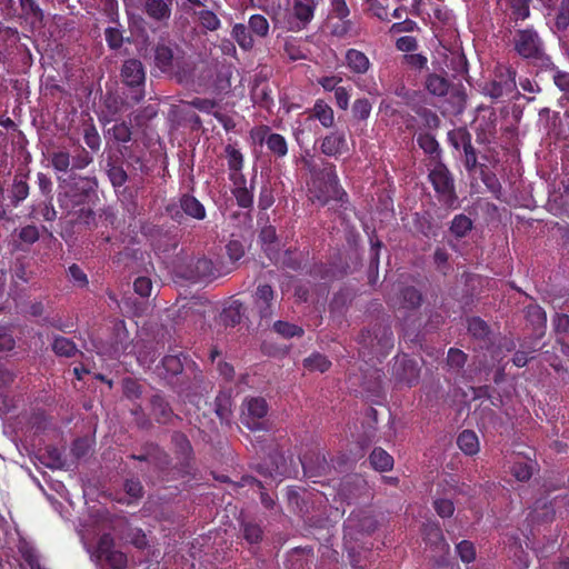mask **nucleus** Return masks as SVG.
<instances>
[{
    "label": "nucleus",
    "mask_w": 569,
    "mask_h": 569,
    "mask_svg": "<svg viewBox=\"0 0 569 569\" xmlns=\"http://www.w3.org/2000/svg\"><path fill=\"white\" fill-rule=\"evenodd\" d=\"M97 181L93 177H79L64 184L58 194L59 207L78 226L92 228L96 226L91 202L96 198Z\"/></svg>",
    "instance_id": "f257e3e1"
},
{
    "label": "nucleus",
    "mask_w": 569,
    "mask_h": 569,
    "mask_svg": "<svg viewBox=\"0 0 569 569\" xmlns=\"http://www.w3.org/2000/svg\"><path fill=\"white\" fill-rule=\"evenodd\" d=\"M302 163L310 173L308 193L312 203L325 207L336 201L343 207L348 202V194L340 184L336 164L327 160H320L316 164L312 159L307 158H302Z\"/></svg>",
    "instance_id": "f03ea898"
},
{
    "label": "nucleus",
    "mask_w": 569,
    "mask_h": 569,
    "mask_svg": "<svg viewBox=\"0 0 569 569\" xmlns=\"http://www.w3.org/2000/svg\"><path fill=\"white\" fill-rule=\"evenodd\" d=\"M358 342L363 359L381 360L390 355L395 347V337L388 320H379L367 329L361 330Z\"/></svg>",
    "instance_id": "7ed1b4c3"
},
{
    "label": "nucleus",
    "mask_w": 569,
    "mask_h": 569,
    "mask_svg": "<svg viewBox=\"0 0 569 569\" xmlns=\"http://www.w3.org/2000/svg\"><path fill=\"white\" fill-rule=\"evenodd\" d=\"M120 78L124 87L123 96L131 106L139 104L146 97V68L137 58L126 59L120 68Z\"/></svg>",
    "instance_id": "20e7f679"
},
{
    "label": "nucleus",
    "mask_w": 569,
    "mask_h": 569,
    "mask_svg": "<svg viewBox=\"0 0 569 569\" xmlns=\"http://www.w3.org/2000/svg\"><path fill=\"white\" fill-rule=\"evenodd\" d=\"M429 181L433 187L438 201L446 207L452 208L458 201L456 192L455 177L449 168L442 162L433 164L428 174Z\"/></svg>",
    "instance_id": "39448f33"
},
{
    "label": "nucleus",
    "mask_w": 569,
    "mask_h": 569,
    "mask_svg": "<svg viewBox=\"0 0 569 569\" xmlns=\"http://www.w3.org/2000/svg\"><path fill=\"white\" fill-rule=\"evenodd\" d=\"M181 50L176 42L160 41L153 47V67L163 74H173L181 63Z\"/></svg>",
    "instance_id": "423d86ee"
},
{
    "label": "nucleus",
    "mask_w": 569,
    "mask_h": 569,
    "mask_svg": "<svg viewBox=\"0 0 569 569\" xmlns=\"http://www.w3.org/2000/svg\"><path fill=\"white\" fill-rule=\"evenodd\" d=\"M517 71L510 67L497 66L492 80L485 84L483 91L493 100L508 96L517 88Z\"/></svg>",
    "instance_id": "0eeeda50"
},
{
    "label": "nucleus",
    "mask_w": 569,
    "mask_h": 569,
    "mask_svg": "<svg viewBox=\"0 0 569 569\" xmlns=\"http://www.w3.org/2000/svg\"><path fill=\"white\" fill-rule=\"evenodd\" d=\"M511 43H513V49L518 56L529 61L540 54L541 50L546 48V44L532 26L517 29Z\"/></svg>",
    "instance_id": "6e6552de"
},
{
    "label": "nucleus",
    "mask_w": 569,
    "mask_h": 569,
    "mask_svg": "<svg viewBox=\"0 0 569 569\" xmlns=\"http://www.w3.org/2000/svg\"><path fill=\"white\" fill-rule=\"evenodd\" d=\"M92 556L97 562H104L110 569L127 567V557L120 550L114 549V538L110 533H104L99 538Z\"/></svg>",
    "instance_id": "1a4fd4ad"
},
{
    "label": "nucleus",
    "mask_w": 569,
    "mask_h": 569,
    "mask_svg": "<svg viewBox=\"0 0 569 569\" xmlns=\"http://www.w3.org/2000/svg\"><path fill=\"white\" fill-rule=\"evenodd\" d=\"M132 340L130 332L127 330L123 320H117L113 323L110 337L101 342L100 352L109 358L117 359L130 348Z\"/></svg>",
    "instance_id": "9d476101"
},
{
    "label": "nucleus",
    "mask_w": 569,
    "mask_h": 569,
    "mask_svg": "<svg viewBox=\"0 0 569 569\" xmlns=\"http://www.w3.org/2000/svg\"><path fill=\"white\" fill-rule=\"evenodd\" d=\"M246 411L241 417V422L251 431H258L266 428V417L269 406L264 398H249L244 403Z\"/></svg>",
    "instance_id": "9b49d317"
},
{
    "label": "nucleus",
    "mask_w": 569,
    "mask_h": 569,
    "mask_svg": "<svg viewBox=\"0 0 569 569\" xmlns=\"http://www.w3.org/2000/svg\"><path fill=\"white\" fill-rule=\"evenodd\" d=\"M447 140L456 149L463 151V164L467 171L471 172L477 168V151L471 143V134L460 127L447 133Z\"/></svg>",
    "instance_id": "f8f14e48"
},
{
    "label": "nucleus",
    "mask_w": 569,
    "mask_h": 569,
    "mask_svg": "<svg viewBox=\"0 0 569 569\" xmlns=\"http://www.w3.org/2000/svg\"><path fill=\"white\" fill-rule=\"evenodd\" d=\"M421 368L419 363L407 355L396 357L392 367V377L401 386L412 387L419 383Z\"/></svg>",
    "instance_id": "ddd939ff"
},
{
    "label": "nucleus",
    "mask_w": 569,
    "mask_h": 569,
    "mask_svg": "<svg viewBox=\"0 0 569 569\" xmlns=\"http://www.w3.org/2000/svg\"><path fill=\"white\" fill-rule=\"evenodd\" d=\"M389 303L397 310L416 311L423 303V295L412 286H403L389 299Z\"/></svg>",
    "instance_id": "4468645a"
},
{
    "label": "nucleus",
    "mask_w": 569,
    "mask_h": 569,
    "mask_svg": "<svg viewBox=\"0 0 569 569\" xmlns=\"http://www.w3.org/2000/svg\"><path fill=\"white\" fill-rule=\"evenodd\" d=\"M422 536L426 545L435 553V558H443L450 551V545L445 540L438 522L429 521L425 523Z\"/></svg>",
    "instance_id": "2eb2a0df"
},
{
    "label": "nucleus",
    "mask_w": 569,
    "mask_h": 569,
    "mask_svg": "<svg viewBox=\"0 0 569 569\" xmlns=\"http://www.w3.org/2000/svg\"><path fill=\"white\" fill-rule=\"evenodd\" d=\"M256 139L263 144L266 143L269 152L276 159H282L288 153V142L284 136L273 133L269 126H261L256 130Z\"/></svg>",
    "instance_id": "dca6fc26"
},
{
    "label": "nucleus",
    "mask_w": 569,
    "mask_h": 569,
    "mask_svg": "<svg viewBox=\"0 0 569 569\" xmlns=\"http://www.w3.org/2000/svg\"><path fill=\"white\" fill-rule=\"evenodd\" d=\"M274 291L271 286L260 283L252 295L253 308L258 310L261 320H271L273 316Z\"/></svg>",
    "instance_id": "f3484780"
},
{
    "label": "nucleus",
    "mask_w": 569,
    "mask_h": 569,
    "mask_svg": "<svg viewBox=\"0 0 569 569\" xmlns=\"http://www.w3.org/2000/svg\"><path fill=\"white\" fill-rule=\"evenodd\" d=\"M300 462L306 477H322L330 472V463L321 452L305 453Z\"/></svg>",
    "instance_id": "a211bd4d"
},
{
    "label": "nucleus",
    "mask_w": 569,
    "mask_h": 569,
    "mask_svg": "<svg viewBox=\"0 0 569 569\" xmlns=\"http://www.w3.org/2000/svg\"><path fill=\"white\" fill-rule=\"evenodd\" d=\"M189 365L194 366V361H191L187 353L180 351L179 353L164 356L162 361H160L158 370L163 369V372H160V375L166 379H173L181 375L184 367Z\"/></svg>",
    "instance_id": "6ab92c4d"
},
{
    "label": "nucleus",
    "mask_w": 569,
    "mask_h": 569,
    "mask_svg": "<svg viewBox=\"0 0 569 569\" xmlns=\"http://www.w3.org/2000/svg\"><path fill=\"white\" fill-rule=\"evenodd\" d=\"M173 0H144L143 12L149 19L167 24L172 14Z\"/></svg>",
    "instance_id": "aec40b11"
},
{
    "label": "nucleus",
    "mask_w": 569,
    "mask_h": 569,
    "mask_svg": "<svg viewBox=\"0 0 569 569\" xmlns=\"http://www.w3.org/2000/svg\"><path fill=\"white\" fill-rule=\"evenodd\" d=\"M348 151L347 138L341 131H333L320 141V152L338 159Z\"/></svg>",
    "instance_id": "412c9836"
},
{
    "label": "nucleus",
    "mask_w": 569,
    "mask_h": 569,
    "mask_svg": "<svg viewBox=\"0 0 569 569\" xmlns=\"http://www.w3.org/2000/svg\"><path fill=\"white\" fill-rule=\"evenodd\" d=\"M29 170H18L13 177L12 184L9 190L10 203L17 208L29 197L30 187L28 184Z\"/></svg>",
    "instance_id": "4be33fe9"
},
{
    "label": "nucleus",
    "mask_w": 569,
    "mask_h": 569,
    "mask_svg": "<svg viewBox=\"0 0 569 569\" xmlns=\"http://www.w3.org/2000/svg\"><path fill=\"white\" fill-rule=\"evenodd\" d=\"M171 442L180 465L188 468L191 460L194 458V450L187 436L181 431H174L171 436Z\"/></svg>",
    "instance_id": "5701e85b"
},
{
    "label": "nucleus",
    "mask_w": 569,
    "mask_h": 569,
    "mask_svg": "<svg viewBox=\"0 0 569 569\" xmlns=\"http://www.w3.org/2000/svg\"><path fill=\"white\" fill-rule=\"evenodd\" d=\"M345 64L353 74H366L371 68V62L367 54L356 48L346 50Z\"/></svg>",
    "instance_id": "b1692460"
},
{
    "label": "nucleus",
    "mask_w": 569,
    "mask_h": 569,
    "mask_svg": "<svg viewBox=\"0 0 569 569\" xmlns=\"http://www.w3.org/2000/svg\"><path fill=\"white\" fill-rule=\"evenodd\" d=\"M151 415L158 423L168 425L174 418L173 410L161 393H156L150 399Z\"/></svg>",
    "instance_id": "393cba45"
},
{
    "label": "nucleus",
    "mask_w": 569,
    "mask_h": 569,
    "mask_svg": "<svg viewBox=\"0 0 569 569\" xmlns=\"http://www.w3.org/2000/svg\"><path fill=\"white\" fill-rule=\"evenodd\" d=\"M467 330L470 336L483 343L489 346L492 343V330L488 322L480 317H471L467 320Z\"/></svg>",
    "instance_id": "a878e982"
},
{
    "label": "nucleus",
    "mask_w": 569,
    "mask_h": 569,
    "mask_svg": "<svg viewBox=\"0 0 569 569\" xmlns=\"http://www.w3.org/2000/svg\"><path fill=\"white\" fill-rule=\"evenodd\" d=\"M19 12L17 18L30 22L31 24L42 23L44 11L41 9L38 0H18Z\"/></svg>",
    "instance_id": "bb28decb"
},
{
    "label": "nucleus",
    "mask_w": 569,
    "mask_h": 569,
    "mask_svg": "<svg viewBox=\"0 0 569 569\" xmlns=\"http://www.w3.org/2000/svg\"><path fill=\"white\" fill-rule=\"evenodd\" d=\"M526 320L532 326L537 339L546 333V310L537 303H530L525 308Z\"/></svg>",
    "instance_id": "cd10ccee"
},
{
    "label": "nucleus",
    "mask_w": 569,
    "mask_h": 569,
    "mask_svg": "<svg viewBox=\"0 0 569 569\" xmlns=\"http://www.w3.org/2000/svg\"><path fill=\"white\" fill-rule=\"evenodd\" d=\"M309 119H316L323 128L330 129L335 126V111L325 100L317 99L309 110Z\"/></svg>",
    "instance_id": "c85d7f7f"
},
{
    "label": "nucleus",
    "mask_w": 569,
    "mask_h": 569,
    "mask_svg": "<svg viewBox=\"0 0 569 569\" xmlns=\"http://www.w3.org/2000/svg\"><path fill=\"white\" fill-rule=\"evenodd\" d=\"M180 207L183 210L184 217L193 220L202 221L207 218V210L204 204L194 196L184 193L180 197Z\"/></svg>",
    "instance_id": "c756f323"
},
{
    "label": "nucleus",
    "mask_w": 569,
    "mask_h": 569,
    "mask_svg": "<svg viewBox=\"0 0 569 569\" xmlns=\"http://www.w3.org/2000/svg\"><path fill=\"white\" fill-rule=\"evenodd\" d=\"M416 142L435 164L441 161L442 150L438 140L429 132H421L416 136Z\"/></svg>",
    "instance_id": "7c9ffc66"
},
{
    "label": "nucleus",
    "mask_w": 569,
    "mask_h": 569,
    "mask_svg": "<svg viewBox=\"0 0 569 569\" xmlns=\"http://www.w3.org/2000/svg\"><path fill=\"white\" fill-rule=\"evenodd\" d=\"M239 527L242 539L250 546H257L263 541L264 530L259 522L241 519Z\"/></svg>",
    "instance_id": "2f4dec72"
},
{
    "label": "nucleus",
    "mask_w": 569,
    "mask_h": 569,
    "mask_svg": "<svg viewBox=\"0 0 569 569\" xmlns=\"http://www.w3.org/2000/svg\"><path fill=\"white\" fill-rule=\"evenodd\" d=\"M556 509L548 498L537 499L530 511V517L533 522L546 523L553 520Z\"/></svg>",
    "instance_id": "473e14b6"
},
{
    "label": "nucleus",
    "mask_w": 569,
    "mask_h": 569,
    "mask_svg": "<svg viewBox=\"0 0 569 569\" xmlns=\"http://www.w3.org/2000/svg\"><path fill=\"white\" fill-rule=\"evenodd\" d=\"M29 218L33 220L53 222L57 218V211L53 207L52 198H44L43 200L33 203L30 207Z\"/></svg>",
    "instance_id": "72a5a7b5"
},
{
    "label": "nucleus",
    "mask_w": 569,
    "mask_h": 569,
    "mask_svg": "<svg viewBox=\"0 0 569 569\" xmlns=\"http://www.w3.org/2000/svg\"><path fill=\"white\" fill-rule=\"evenodd\" d=\"M369 463L378 472H387L393 469V457L381 447H375L369 455Z\"/></svg>",
    "instance_id": "f704fd0d"
},
{
    "label": "nucleus",
    "mask_w": 569,
    "mask_h": 569,
    "mask_svg": "<svg viewBox=\"0 0 569 569\" xmlns=\"http://www.w3.org/2000/svg\"><path fill=\"white\" fill-rule=\"evenodd\" d=\"M259 242L270 259L276 256L279 247L276 228L273 226L263 227L259 232Z\"/></svg>",
    "instance_id": "c9c22d12"
},
{
    "label": "nucleus",
    "mask_w": 569,
    "mask_h": 569,
    "mask_svg": "<svg viewBox=\"0 0 569 569\" xmlns=\"http://www.w3.org/2000/svg\"><path fill=\"white\" fill-rule=\"evenodd\" d=\"M143 453H131L129 458L137 461L157 460L164 465L169 463V455L159 448V445L147 442L143 447Z\"/></svg>",
    "instance_id": "e433bc0d"
},
{
    "label": "nucleus",
    "mask_w": 569,
    "mask_h": 569,
    "mask_svg": "<svg viewBox=\"0 0 569 569\" xmlns=\"http://www.w3.org/2000/svg\"><path fill=\"white\" fill-rule=\"evenodd\" d=\"M536 462L531 459H519L513 462L510 467V475L521 482H526L531 479Z\"/></svg>",
    "instance_id": "4c0bfd02"
},
{
    "label": "nucleus",
    "mask_w": 569,
    "mask_h": 569,
    "mask_svg": "<svg viewBox=\"0 0 569 569\" xmlns=\"http://www.w3.org/2000/svg\"><path fill=\"white\" fill-rule=\"evenodd\" d=\"M460 450L467 456H473L479 451V441L475 431L466 429L461 431L457 439Z\"/></svg>",
    "instance_id": "58836bf2"
},
{
    "label": "nucleus",
    "mask_w": 569,
    "mask_h": 569,
    "mask_svg": "<svg viewBox=\"0 0 569 569\" xmlns=\"http://www.w3.org/2000/svg\"><path fill=\"white\" fill-rule=\"evenodd\" d=\"M321 0H295L293 12L298 20L307 24L313 18L315 9Z\"/></svg>",
    "instance_id": "ea45409f"
},
{
    "label": "nucleus",
    "mask_w": 569,
    "mask_h": 569,
    "mask_svg": "<svg viewBox=\"0 0 569 569\" xmlns=\"http://www.w3.org/2000/svg\"><path fill=\"white\" fill-rule=\"evenodd\" d=\"M331 360L325 353L313 351L303 359V367L309 371L327 372L331 368Z\"/></svg>",
    "instance_id": "a19ab883"
},
{
    "label": "nucleus",
    "mask_w": 569,
    "mask_h": 569,
    "mask_svg": "<svg viewBox=\"0 0 569 569\" xmlns=\"http://www.w3.org/2000/svg\"><path fill=\"white\" fill-rule=\"evenodd\" d=\"M247 28L252 36L264 39L269 36L270 24L266 16L261 13H253L248 19Z\"/></svg>",
    "instance_id": "79ce46f5"
},
{
    "label": "nucleus",
    "mask_w": 569,
    "mask_h": 569,
    "mask_svg": "<svg viewBox=\"0 0 569 569\" xmlns=\"http://www.w3.org/2000/svg\"><path fill=\"white\" fill-rule=\"evenodd\" d=\"M510 11V19L515 22L526 20L530 17L531 0H505Z\"/></svg>",
    "instance_id": "37998d69"
},
{
    "label": "nucleus",
    "mask_w": 569,
    "mask_h": 569,
    "mask_svg": "<svg viewBox=\"0 0 569 569\" xmlns=\"http://www.w3.org/2000/svg\"><path fill=\"white\" fill-rule=\"evenodd\" d=\"M472 228L473 223L471 219L463 213H459L455 216L451 224H449V232H451L456 239H462L472 230Z\"/></svg>",
    "instance_id": "c03bdc74"
},
{
    "label": "nucleus",
    "mask_w": 569,
    "mask_h": 569,
    "mask_svg": "<svg viewBox=\"0 0 569 569\" xmlns=\"http://www.w3.org/2000/svg\"><path fill=\"white\" fill-rule=\"evenodd\" d=\"M51 348L52 351L60 357L71 358L79 352L77 345L71 339L61 336L53 338Z\"/></svg>",
    "instance_id": "a18cd8bd"
},
{
    "label": "nucleus",
    "mask_w": 569,
    "mask_h": 569,
    "mask_svg": "<svg viewBox=\"0 0 569 569\" xmlns=\"http://www.w3.org/2000/svg\"><path fill=\"white\" fill-rule=\"evenodd\" d=\"M232 401L224 392H219L214 398V413L221 422H228L232 415Z\"/></svg>",
    "instance_id": "49530a36"
},
{
    "label": "nucleus",
    "mask_w": 569,
    "mask_h": 569,
    "mask_svg": "<svg viewBox=\"0 0 569 569\" xmlns=\"http://www.w3.org/2000/svg\"><path fill=\"white\" fill-rule=\"evenodd\" d=\"M426 88L431 94L443 97L447 94L450 83L445 77L430 73L426 80Z\"/></svg>",
    "instance_id": "de8ad7c7"
},
{
    "label": "nucleus",
    "mask_w": 569,
    "mask_h": 569,
    "mask_svg": "<svg viewBox=\"0 0 569 569\" xmlns=\"http://www.w3.org/2000/svg\"><path fill=\"white\" fill-rule=\"evenodd\" d=\"M272 329L284 339L302 337L305 333V330L301 326L292 322H284V320H277L273 322Z\"/></svg>",
    "instance_id": "09e8293b"
},
{
    "label": "nucleus",
    "mask_w": 569,
    "mask_h": 569,
    "mask_svg": "<svg viewBox=\"0 0 569 569\" xmlns=\"http://www.w3.org/2000/svg\"><path fill=\"white\" fill-rule=\"evenodd\" d=\"M82 137L84 143L90 149L91 152H97L101 148V136L99 131L96 129L94 124L90 120L88 123L83 124Z\"/></svg>",
    "instance_id": "8fccbe9b"
},
{
    "label": "nucleus",
    "mask_w": 569,
    "mask_h": 569,
    "mask_svg": "<svg viewBox=\"0 0 569 569\" xmlns=\"http://www.w3.org/2000/svg\"><path fill=\"white\" fill-rule=\"evenodd\" d=\"M124 102L114 93H107L103 100L104 120L110 122L114 120V117L121 112Z\"/></svg>",
    "instance_id": "3c124183"
},
{
    "label": "nucleus",
    "mask_w": 569,
    "mask_h": 569,
    "mask_svg": "<svg viewBox=\"0 0 569 569\" xmlns=\"http://www.w3.org/2000/svg\"><path fill=\"white\" fill-rule=\"evenodd\" d=\"M231 34H232L234 41L238 42V46H240L241 49H243V50L252 49L253 39H252V34L249 31V29L247 28V26H244L243 23H236L232 27Z\"/></svg>",
    "instance_id": "603ef678"
},
{
    "label": "nucleus",
    "mask_w": 569,
    "mask_h": 569,
    "mask_svg": "<svg viewBox=\"0 0 569 569\" xmlns=\"http://www.w3.org/2000/svg\"><path fill=\"white\" fill-rule=\"evenodd\" d=\"M20 41V34L16 27L0 24V47L9 50Z\"/></svg>",
    "instance_id": "864d4df0"
},
{
    "label": "nucleus",
    "mask_w": 569,
    "mask_h": 569,
    "mask_svg": "<svg viewBox=\"0 0 569 569\" xmlns=\"http://www.w3.org/2000/svg\"><path fill=\"white\" fill-rule=\"evenodd\" d=\"M107 134L119 143L130 142L132 139V128L126 121L117 122L108 129Z\"/></svg>",
    "instance_id": "5fc2aeb1"
},
{
    "label": "nucleus",
    "mask_w": 569,
    "mask_h": 569,
    "mask_svg": "<svg viewBox=\"0 0 569 569\" xmlns=\"http://www.w3.org/2000/svg\"><path fill=\"white\" fill-rule=\"evenodd\" d=\"M468 355L460 349L449 348L446 357V365L456 372H460L467 363Z\"/></svg>",
    "instance_id": "6e6d98bb"
},
{
    "label": "nucleus",
    "mask_w": 569,
    "mask_h": 569,
    "mask_svg": "<svg viewBox=\"0 0 569 569\" xmlns=\"http://www.w3.org/2000/svg\"><path fill=\"white\" fill-rule=\"evenodd\" d=\"M224 158L228 160V168L230 171H239L243 168V154L233 144L228 143L224 146Z\"/></svg>",
    "instance_id": "4d7b16f0"
},
{
    "label": "nucleus",
    "mask_w": 569,
    "mask_h": 569,
    "mask_svg": "<svg viewBox=\"0 0 569 569\" xmlns=\"http://www.w3.org/2000/svg\"><path fill=\"white\" fill-rule=\"evenodd\" d=\"M50 162L53 170L59 172H67L70 170L72 160L68 151L58 150L51 153Z\"/></svg>",
    "instance_id": "13d9d810"
},
{
    "label": "nucleus",
    "mask_w": 569,
    "mask_h": 569,
    "mask_svg": "<svg viewBox=\"0 0 569 569\" xmlns=\"http://www.w3.org/2000/svg\"><path fill=\"white\" fill-rule=\"evenodd\" d=\"M356 33L355 21L349 18L338 19L337 22L331 24V34L337 38H345Z\"/></svg>",
    "instance_id": "bf43d9fd"
},
{
    "label": "nucleus",
    "mask_w": 569,
    "mask_h": 569,
    "mask_svg": "<svg viewBox=\"0 0 569 569\" xmlns=\"http://www.w3.org/2000/svg\"><path fill=\"white\" fill-rule=\"evenodd\" d=\"M372 104L367 98L357 99L351 104V114L353 119L366 121L371 113Z\"/></svg>",
    "instance_id": "052dcab7"
},
{
    "label": "nucleus",
    "mask_w": 569,
    "mask_h": 569,
    "mask_svg": "<svg viewBox=\"0 0 569 569\" xmlns=\"http://www.w3.org/2000/svg\"><path fill=\"white\" fill-rule=\"evenodd\" d=\"M416 114H418V117L421 119L423 126L427 129L436 130L439 128L440 119H439L438 114L430 108L419 107L416 110Z\"/></svg>",
    "instance_id": "680f3d73"
},
{
    "label": "nucleus",
    "mask_w": 569,
    "mask_h": 569,
    "mask_svg": "<svg viewBox=\"0 0 569 569\" xmlns=\"http://www.w3.org/2000/svg\"><path fill=\"white\" fill-rule=\"evenodd\" d=\"M232 196L234 197L237 204L242 209H251L253 204V191L252 186L250 188H233Z\"/></svg>",
    "instance_id": "e2e57ef3"
},
{
    "label": "nucleus",
    "mask_w": 569,
    "mask_h": 569,
    "mask_svg": "<svg viewBox=\"0 0 569 569\" xmlns=\"http://www.w3.org/2000/svg\"><path fill=\"white\" fill-rule=\"evenodd\" d=\"M536 346H527V343H521L520 349L513 355V358H511V361H513V365L518 368L525 367L528 361L532 358V353L537 351Z\"/></svg>",
    "instance_id": "0e129e2a"
},
{
    "label": "nucleus",
    "mask_w": 569,
    "mask_h": 569,
    "mask_svg": "<svg viewBox=\"0 0 569 569\" xmlns=\"http://www.w3.org/2000/svg\"><path fill=\"white\" fill-rule=\"evenodd\" d=\"M41 459L50 469H61L63 467L62 456L54 447H48Z\"/></svg>",
    "instance_id": "69168bd1"
},
{
    "label": "nucleus",
    "mask_w": 569,
    "mask_h": 569,
    "mask_svg": "<svg viewBox=\"0 0 569 569\" xmlns=\"http://www.w3.org/2000/svg\"><path fill=\"white\" fill-rule=\"evenodd\" d=\"M108 177L110 179L111 184L114 188L122 187L126 183L127 179H128L127 172L123 169V167L122 166H117V164H110L109 166V168H108Z\"/></svg>",
    "instance_id": "338daca9"
},
{
    "label": "nucleus",
    "mask_w": 569,
    "mask_h": 569,
    "mask_svg": "<svg viewBox=\"0 0 569 569\" xmlns=\"http://www.w3.org/2000/svg\"><path fill=\"white\" fill-rule=\"evenodd\" d=\"M555 23L559 31H563L568 28V26H569V0H560Z\"/></svg>",
    "instance_id": "774afa93"
}]
</instances>
